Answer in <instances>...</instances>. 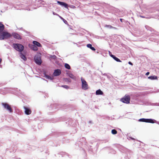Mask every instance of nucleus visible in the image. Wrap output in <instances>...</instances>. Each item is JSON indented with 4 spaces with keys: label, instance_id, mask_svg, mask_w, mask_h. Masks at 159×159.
I'll return each instance as SVG.
<instances>
[{
    "label": "nucleus",
    "instance_id": "nucleus-1",
    "mask_svg": "<svg viewBox=\"0 0 159 159\" xmlns=\"http://www.w3.org/2000/svg\"><path fill=\"white\" fill-rule=\"evenodd\" d=\"M12 47L17 51L21 52L24 49V47L22 44L19 43H13Z\"/></svg>",
    "mask_w": 159,
    "mask_h": 159
},
{
    "label": "nucleus",
    "instance_id": "nucleus-2",
    "mask_svg": "<svg viewBox=\"0 0 159 159\" xmlns=\"http://www.w3.org/2000/svg\"><path fill=\"white\" fill-rule=\"evenodd\" d=\"M82 82V89L86 90L88 89V85L86 81L82 77L81 78Z\"/></svg>",
    "mask_w": 159,
    "mask_h": 159
},
{
    "label": "nucleus",
    "instance_id": "nucleus-3",
    "mask_svg": "<svg viewBox=\"0 0 159 159\" xmlns=\"http://www.w3.org/2000/svg\"><path fill=\"white\" fill-rule=\"evenodd\" d=\"M2 105L4 108L10 112H12L13 111L12 109L11 106L7 103H2Z\"/></svg>",
    "mask_w": 159,
    "mask_h": 159
},
{
    "label": "nucleus",
    "instance_id": "nucleus-4",
    "mask_svg": "<svg viewBox=\"0 0 159 159\" xmlns=\"http://www.w3.org/2000/svg\"><path fill=\"white\" fill-rule=\"evenodd\" d=\"M35 62L38 65H40L42 63L41 57L39 54L36 55L34 57Z\"/></svg>",
    "mask_w": 159,
    "mask_h": 159
},
{
    "label": "nucleus",
    "instance_id": "nucleus-5",
    "mask_svg": "<svg viewBox=\"0 0 159 159\" xmlns=\"http://www.w3.org/2000/svg\"><path fill=\"white\" fill-rule=\"evenodd\" d=\"M130 100V98L129 96H125L124 98H122L120 100V101L123 102L127 104L129 103Z\"/></svg>",
    "mask_w": 159,
    "mask_h": 159
},
{
    "label": "nucleus",
    "instance_id": "nucleus-6",
    "mask_svg": "<svg viewBox=\"0 0 159 159\" xmlns=\"http://www.w3.org/2000/svg\"><path fill=\"white\" fill-rule=\"evenodd\" d=\"M3 34V39H8L12 36L11 34L7 32H2Z\"/></svg>",
    "mask_w": 159,
    "mask_h": 159
},
{
    "label": "nucleus",
    "instance_id": "nucleus-7",
    "mask_svg": "<svg viewBox=\"0 0 159 159\" xmlns=\"http://www.w3.org/2000/svg\"><path fill=\"white\" fill-rule=\"evenodd\" d=\"M61 73V70L60 69H57L54 70L53 75L55 76H57L60 75Z\"/></svg>",
    "mask_w": 159,
    "mask_h": 159
},
{
    "label": "nucleus",
    "instance_id": "nucleus-8",
    "mask_svg": "<svg viewBox=\"0 0 159 159\" xmlns=\"http://www.w3.org/2000/svg\"><path fill=\"white\" fill-rule=\"evenodd\" d=\"M24 108L25 110V113L26 115H30L31 113V111L30 108L25 107H24Z\"/></svg>",
    "mask_w": 159,
    "mask_h": 159
},
{
    "label": "nucleus",
    "instance_id": "nucleus-9",
    "mask_svg": "<svg viewBox=\"0 0 159 159\" xmlns=\"http://www.w3.org/2000/svg\"><path fill=\"white\" fill-rule=\"evenodd\" d=\"M11 35L15 39H21L20 36L17 33H14L12 34Z\"/></svg>",
    "mask_w": 159,
    "mask_h": 159
},
{
    "label": "nucleus",
    "instance_id": "nucleus-10",
    "mask_svg": "<svg viewBox=\"0 0 159 159\" xmlns=\"http://www.w3.org/2000/svg\"><path fill=\"white\" fill-rule=\"evenodd\" d=\"M57 3L61 6H64L66 8H67L68 5L67 4L65 3V2H61L60 1H57Z\"/></svg>",
    "mask_w": 159,
    "mask_h": 159
},
{
    "label": "nucleus",
    "instance_id": "nucleus-11",
    "mask_svg": "<svg viewBox=\"0 0 159 159\" xmlns=\"http://www.w3.org/2000/svg\"><path fill=\"white\" fill-rule=\"evenodd\" d=\"M139 121L140 122L149 123V119L141 118L139 119Z\"/></svg>",
    "mask_w": 159,
    "mask_h": 159
},
{
    "label": "nucleus",
    "instance_id": "nucleus-12",
    "mask_svg": "<svg viewBox=\"0 0 159 159\" xmlns=\"http://www.w3.org/2000/svg\"><path fill=\"white\" fill-rule=\"evenodd\" d=\"M33 43L34 45H35L37 47H41V44L40 43H39V42H38L36 41H33Z\"/></svg>",
    "mask_w": 159,
    "mask_h": 159
},
{
    "label": "nucleus",
    "instance_id": "nucleus-13",
    "mask_svg": "<svg viewBox=\"0 0 159 159\" xmlns=\"http://www.w3.org/2000/svg\"><path fill=\"white\" fill-rule=\"evenodd\" d=\"M20 57H21V58L23 59L24 61H25L26 60L27 58L21 52L20 53Z\"/></svg>",
    "mask_w": 159,
    "mask_h": 159
},
{
    "label": "nucleus",
    "instance_id": "nucleus-14",
    "mask_svg": "<svg viewBox=\"0 0 159 159\" xmlns=\"http://www.w3.org/2000/svg\"><path fill=\"white\" fill-rule=\"evenodd\" d=\"M4 29V26L1 22H0V33L2 32Z\"/></svg>",
    "mask_w": 159,
    "mask_h": 159
},
{
    "label": "nucleus",
    "instance_id": "nucleus-15",
    "mask_svg": "<svg viewBox=\"0 0 159 159\" xmlns=\"http://www.w3.org/2000/svg\"><path fill=\"white\" fill-rule=\"evenodd\" d=\"M96 94L97 95H102L103 92L100 89H99L96 91Z\"/></svg>",
    "mask_w": 159,
    "mask_h": 159
},
{
    "label": "nucleus",
    "instance_id": "nucleus-16",
    "mask_svg": "<svg viewBox=\"0 0 159 159\" xmlns=\"http://www.w3.org/2000/svg\"><path fill=\"white\" fill-rule=\"evenodd\" d=\"M87 46L88 48H90L93 51H95L96 50L93 47H92V44H87Z\"/></svg>",
    "mask_w": 159,
    "mask_h": 159
},
{
    "label": "nucleus",
    "instance_id": "nucleus-17",
    "mask_svg": "<svg viewBox=\"0 0 159 159\" xmlns=\"http://www.w3.org/2000/svg\"><path fill=\"white\" fill-rule=\"evenodd\" d=\"M105 27L110 29H113L115 30L117 29V28H116L114 27H113L112 26L110 25H106Z\"/></svg>",
    "mask_w": 159,
    "mask_h": 159
},
{
    "label": "nucleus",
    "instance_id": "nucleus-18",
    "mask_svg": "<svg viewBox=\"0 0 159 159\" xmlns=\"http://www.w3.org/2000/svg\"><path fill=\"white\" fill-rule=\"evenodd\" d=\"M31 48L34 51H36L38 50V48L35 45H33L31 47Z\"/></svg>",
    "mask_w": 159,
    "mask_h": 159
},
{
    "label": "nucleus",
    "instance_id": "nucleus-19",
    "mask_svg": "<svg viewBox=\"0 0 159 159\" xmlns=\"http://www.w3.org/2000/svg\"><path fill=\"white\" fill-rule=\"evenodd\" d=\"M65 67L67 69L69 70L70 69V66L67 63H65Z\"/></svg>",
    "mask_w": 159,
    "mask_h": 159
},
{
    "label": "nucleus",
    "instance_id": "nucleus-20",
    "mask_svg": "<svg viewBox=\"0 0 159 159\" xmlns=\"http://www.w3.org/2000/svg\"><path fill=\"white\" fill-rule=\"evenodd\" d=\"M157 123V121L154 119H150V123Z\"/></svg>",
    "mask_w": 159,
    "mask_h": 159
},
{
    "label": "nucleus",
    "instance_id": "nucleus-21",
    "mask_svg": "<svg viewBox=\"0 0 159 159\" xmlns=\"http://www.w3.org/2000/svg\"><path fill=\"white\" fill-rule=\"evenodd\" d=\"M113 58L117 62H121V61L118 58L116 57L115 56Z\"/></svg>",
    "mask_w": 159,
    "mask_h": 159
},
{
    "label": "nucleus",
    "instance_id": "nucleus-22",
    "mask_svg": "<svg viewBox=\"0 0 159 159\" xmlns=\"http://www.w3.org/2000/svg\"><path fill=\"white\" fill-rule=\"evenodd\" d=\"M157 79V76H150V79L151 80H155Z\"/></svg>",
    "mask_w": 159,
    "mask_h": 159
},
{
    "label": "nucleus",
    "instance_id": "nucleus-23",
    "mask_svg": "<svg viewBox=\"0 0 159 159\" xmlns=\"http://www.w3.org/2000/svg\"><path fill=\"white\" fill-rule=\"evenodd\" d=\"M69 76L70 78L73 79H75V76L72 74H69Z\"/></svg>",
    "mask_w": 159,
    "mask_h": 159
},
{
    "label": "nucleus",
    "instance_id": "nucleus-24",
    "mask_svg": "<svg viewBox=\"0 0 159 159\" xmlns=\"http://www.w3.org/2000/svg\"><path fill=\"white\" fill-rule=\"evenodd\" d=\"M111 133L113 134H116L117 133V131L116 129H113L111 130Z\"/></svg>",
    "mask_w": 159,
    "mask_h": 159
},
{
    "label": "nucleus",
    "instance_id": "nucleus-25",
    "mask_svg": "<svg viewBox=\"0 0 159 159\" xmlns=\"http://www.w3.org/2000/svg\"><path fill=\"white\" fill-rule=\"evenodd\" d=\"M44 77H46L47 79H50L52 80V79L51 78V77L49 75H46V74H44Z\"/></svg>",
    "mask_w": 159,
    "mask_h": 159
},
{
    "label": "nucleus",
    "instance_id": "nucleus-26",
    "mask_svg": "<svg viewBox=\"0 0 159 159\" xmlns=\"http://www.w3.org/2000/svg\"><path fill=\"white\" fill-rule=\"evenodd\" d=\"M3 34L2 33V32L0 33V40H3Z\"/></svg>",
    "mask_w": 159,
    "mask_h": 159
},
{
    "label": "nucleus",
    "instance_id": "nucleus-27",
    "mask_svg": "<svg viewBox=\"0 0 159 159\" xmlns=\"http://www.w3.org/2000/svg\"><path fill=\"white\" fill-rule=\"evenodd\" d=\"M60 18H61V19L63 20V21L64 23H65L66 24H67V22L62 17H61V16H60Z\"/></svg>",
    "mask_w": 159,
    "mask_h": 159
},
{
    "label": "nucleus",
    "instance_id": "nucleus-28",
    "mask_svg": "<svg viewBox=\"0 0 159 159\" xmlns=\"http://www.w3.org/2000/svg\"><path fill=\"white\" fill-rule=\"evenodd\" d=\"M51 58L53 59H55L57 58V57L55 55H52L51 56Z\"/></svg>",
    "mask_w": 159,
    "mask_h": 159
},
{
    "label": "nucleus",
    "instance_id": "nucleus-29",
    "mask_svg": "<svg viewBox=\"0 0 159 159\" xmlns=\"http://www.w3.org/2000/svg\"><path fill=\"white\" fill-rule=\"evenodd\" d=\"M61 86L63 87L64 88H65L66 89H67L69 88V87L68 86L66 85H62Z\"/></svg>",
    "mask_w": 159,
    "mask_h": 159
},
{
    "label": "nucleus",
    "instance_id": "nucleus-30",
    "mask_svg": "<svg viewBox=\"0 0 159 159\" xmlns=\"http://www.w3.org/2000/svg\"><path fill=\"white\" fill-rule=\"evenodd\" d=\"M145 28H146V29L147 30H149V27L148 26V25H146L145 26Z\"/></svg>",
    "mask_w": 159,
    "mask_h": 159
},
{
    "label": "nucleus",
    "instance_id": "nucleus-31",
    "mask_svg": "<svg viewBox=\"0 0 159 159\" xmlns=\"http://www.w3.org/2000/svg\"><path fill=\"white\" fill-rule=\"evenodd\" d=\"M128 63H129V64L130 65H133V64H132V62H131L130 61H129V62H128Z\"/></svg>",
    "mask_w": 159,
    "mask_h": 159
},
{
    "label": "nucleus",
    "instance_id": "nucleus-32",
    "mask_svg": "<svg viewBox=\"0 0 159 159\" xmlns=\"http://www.w3.org/2000/svg\"><path fill=\"white\" fill-rule=\"evenodd\" d=\"M110 56L111 57H112V58H113L115 56L112 54H111V55H110Z\"/></svg>",
    "mask_w": 159,
    "mask_h": 159
},
{
    "label": "nucleus",
    "instance_id": "nucleus-33",
    "mask_svg": "<svg viewBox=\"0 0 159 159\" xmlns=\"http://www.w3.org/2000/svg\"><path fill=\"white\" fill-rule=\"evenodd\" d=\"M146 75H149V72H147L146 73Z\"/></svg>",
    "mask_w": 159,
    "mask_h": 159
},
{
    "label": "nucleus",
    "instance_id": "nucleus-34",
    "mask_svg": "<svg viewBox=\"0 0 159 159\" xmlns=\"http://www.w3.org/2000/svg\"><path fill=\"white\" fill-rule=\"evenodd\" d=\"M122 19H120V20L121 22H122Z\"/></svg>",
    "mask_w": 159,
    "mask_h": 159
},
{
    "label": "nucleus",
    "instance_id": "nucleus-35",
    "mask_svg": "<svg viewBox=\"0 0 159 159\" xmlns=\"http://www.w3.org/2000/svg\"><path fill=\"white\" fill-rule=\"evenodd\" d=\"M53 15H57V14H56V13H55L54 12H53Z\"/></svg>",
    "mask_w": 159,
    "mask_h": 159
},
{
    "label": "nucleus",
    "instance_id": "nucleus-36",
    "mask_svg": "<svg viewBox=\"0 0 159 159\" xmlns=\"http://www.w3.org/2000/svg\"><path fill=\"white\" fill-rule=\"evenodd\" d=\"M140 17H142V18H145V17L144 16H140Z\"/></svg>",
    "mask_w": 159,
    "mask_h": 159
},
{
    "label": "nucleus",
    "instance_id": "nucleus-37",
    "mask_svg": "<svg viewBox=\"0 0 159 159\" xmlns=\"http://www.w3.org/2000/svg\"><path fill=\"white\" fill-rule=\"evenodd\" d=\"M68 81L69 82H70V79H69V80L68 79Z\"/></svg>",
    "mask_w": 159,
    "mask_h": 159
},
{
    "label": "nucleus",
    "instance_id": "nucleus-38",
    "mask_svg": "<svg viewBox=\"0 0 159 159\" xmlns=\"http://www.w3.org/2000/svg\"><path fill=\"white\" fill-rule=\"evenodd\" d=\"M1 61H2V59H1H1H0V62H1Z\"/></svg>",
    "mask_w": 159,
    "mask_h": 159
},
{
    "label": "nucleus",
    "instance_id": "nucleus-39",
    "mask_svg": "<svg viewBox=\"0 0 159 159\" xmlns=\"http://www.w3.org/2000/svg\"><path fill=\"white\" fill-rule=\"evenodd\" d=\"M1 61H2V59H1H1H0V62H1Z\"/></svg>",
    "mask_w": 159,
    "mask_h": 159
},
{
    "label": "nucleus",
    "instance_id": "nucleus-40",
    "mask_svg": "<svg viewBox=\"0 0 159 159\" xmlns=\"http://www.w3.org/2000/svg\"><path fill=\"white\" fill-rule=\"evenodd\" d=\"M16 159H21L20 158H17Z\"/></svg>",
    "mask_w": 159,
    "mask_h": 159
},
{
    "label": "nucleus",
    "instance_id": "nucleus-41",
    "mask_svg": "<svg viewBox=\"0 0 159 159\" xmlns=\"http://www.w3.org/2000/svg\"><path fill=\"white\" fill-rule=\"evenodd\" d=\"M1 63V62H0V64Z\"/></svg>",
    "mask_w": 159,
    "mask_h": 159
}]
</instances>
